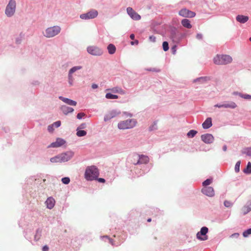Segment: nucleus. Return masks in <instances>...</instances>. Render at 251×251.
Instances as JSON below:
<instances>
[{
  "instance_id": "obj_6",
  "label": "nucleus",
  "mask_w": 251,
  "mask_h": 251,
  "mask_svg": "<svg viewBox=\"0 0 251 251\" xmlns=\"http://www.w3.org/2000/svg\"><path fill=\"white\" fill-rule=\"evenodd\" d=\"M16 2L15 0H9L5 10V14L8 17H11L15 13Z\"/></svg>"
},
{
  "instance_id": "obj_40",
  "label": "nucleus",
  "mask_w": 251,
  "mask_h": 251,
  "mask_svg": "<svg viewBox=\"0 0 251 251\" xmlns=\"http://www.w3.org/2000/svg\"><path fill=\"white\" fill-rule=\"evenodd\" d=\"M163 49L165 51L168 50L169 49V44L167 41H164L162 44Z\"/></svg>"
},
{
  "instance_id": "obj_1",
  "label": "nucleus",
  "mask_w": 251,
  "mask_h": 251,
  "mask_svg": "<svg viewBox=\"0 0 251 251\" xmlns=\"http://www.w3.org/2000/svg\"><path fill=\"white\" fill-rule=\"evenodd\" d=\"M99 175V170L95 166L88 167L85 170L84 174L85 178L89 181L96 179Z\"/></svg>"
},
{
  "instance_id": "obj_27",
  "label": "nucleus",
  "mask_w": 251,
  "mask_h": 251,
  "mask_svg": "<svg viewBox=\"0 0 251 251\" xmlns=\"http://www.w3.org/2000/svg\"><path fill=\"white\" fill-rule=\"evenodd\" d=\"M42 231V229L40 228H38L36 229V234L34 235V240L37 241L40 239L41 236Z\"/></svg>"
},
{
  "instance_id": "obj_49",
  "label": "nucleus",
  "mask_w": 251,
  "mask_h": 251,
  "mask_svg": "<svg viewBox=\"0 0 251 251\" xmlns=\"http://www.w3.org/2000/svg\"><path fill=\"white\" fill-rule=\"evenodd\" d=\"M70 181V178L68 177H64V184H68Z\"/></svg>"
},
{
  "instance_id": "obj_13",
  "label": "nucleus",
  "mask_w": 251,
  "mask_h": 251,
  "mask_svg": "<svg viewBox=\"0 0 251 251\" xmlns=\"http://www.w3.org/2000/svg\"><path fill=\"white\" fill-rule=\"evenodd\" d=\"M126 12L129 17L134 20L138 21L141 18V16L130 7L126 8Z\"/></svg>"
},
{
  "instance_id": "obj_42",
  "label": "nucleus",
  "mask_w": 251,
  "mask_h": 251,
  "mask_svg": "<svg viewBox=\"0 0 251 251\" xmlns=\"http://www.w3.org/2000/svg\"><path fill=\"white\" fill-rule=\"evenodd\" d=\"M240 164H241V161H238L236 163V164L235 165V168H234L235 172L236 173H238L239 172Z\"/></svg>"
},
{
  "instance_id": "obj_52",
  "label": "nucleus",
  "mask_w": 251,
  "mask_h": 251,
  "mask_svg": "<svg viewBox=\"0 0 251 251\" xmlns=\"http://www.w3.org/2000/svg\"><path fill=\"white\" fill-rule=\"evenodd\" d=\"M86 124L82 123L77 127V129H84L86 127Z\"/></svg>"
},
{
  "instance_id": "obj_37",
  "label": "nucleus",
  "mask_w": 251,
  "mask_h": 251,
  "mask_svg": "<svg viewBox=\"0 0 251 251\" xmlns=\"http://www.w3.org/2000/svg\"><path fill=\"white\" fill-rule=\"evenodd\" d=\"M197 133V131L195 130H190L187 134V136L189 138H193L194 137L196 134Z\"/></svg>"
},
{
  "instance_id": "obj_24",
  "label": "nucleus",
  "mask_w": 251,
  "mask_h": 251,
  "mask_svg": "<svg viewBox=\"0 0 251 251\" xmlns=\"http://www.w3.org/2000/svg\"><path fill=\"white\" fill-rule=\"evenodd\" d=\"M212 126V119L207 118L202 123V126L203 129H208Z\"/></svg>"
},
{
  "instance_id": "obj_44",
  "label": "nucleus",
  "mask_w": 251,
  "mask_h": 251,
  "mask_svg": "<svg viewBox=\"0 0 251 251\" xmlns=\"http://www.w3.org/2000/svg\"><path fill=\"white\" fill-rule=\"evenodd\" d=\"M54 128H57L61 126V121H57L52 124Z\"/></svg>"
},
{
  "instance_id": "obj_3",
  "label": "nucleus",
  "mask_w": 251,
  "mask_h": 251,
  "mask_svg": "<svg viewBox=\"0 0 251 251\" xmlns=\"http://www.w3.org/2000/svg\"><path fill=\"white\" fill-rule=\"evenodd\" d=\"M137 121L135 119H131L120 121L118 124V127L120 129H130L135 127Z\"/></svg>"
},
{
  "instance_id": "obj_2",
  "label": "nucleus",
  "mask_w": 251,
  "mask_h": 251,
  "mask_svg": "<svg viewBox=\"0 0 251 251\" xmlns=\"http://www.w3.org/2000/svg\"><path fill=\"white\" fill-rule=\"evenodd\" d=\"M232 58L229 55L217 54L213 59L214 64L218 65H226L232 62Z\"/></svg>"
},
{
  "instance_id": "obj_22",
  "label": "nucleus",
  "mask_w": 251,
  "mask_h": 251,
  "mask_svg": "<svg viewBox=\"0 0 251 251\" xmlns=\"http://www.w3.org/2000/svg\"><path fill=\"white\" fill-rule=\"evenodd\" d=\"M243 215H246L251 211V200L247 202L241 209Z\"/></svg>"
},
{
  "instance_id": "obj_61",
  "label": "nucleus",
  "mask_w": 251,
  "mask_h": 251,
  "mask_svg": "<svg viewBox=\"0 0 251 251\" xmlns=\"http://www.w3.org/2000/svg\"><path fill=\"white\" fill-rule=\"evenodd\" d=\"M124 113L125 115H126L127 116H128V117H132V114L131 113H129V112H125Z\"/></svg>"
},
{
  "instance_id": "obj_32",
  "label": "nucleus",
  "mask_w": 251,
  "mask_h": 251,
  "mask_svg": "<svg viewBox=\"0 0 251 251\" xmlns=\"http://www.w3.org/2000/svg\"><path fill=\"white\" fill-rule=\"evenodd\" d=\"M82 68V67L81 66H76L73 67L70 70V71L69 72V74L72 75V74L73 73H74L76 71H77L78 70L81 69Z\"/></svg>"
},
{
  "instance_id": "obj_8",
  "label": "nucleus",
  "mask_w": 251,
  "mask_h": 251,
  "mask_svg": "<svg viewBox=\"0 0 251 251\" xmlns=\"http://www.w3.org/2000/svg\"><path fill=\"white\" fill-rule=\"evenodd\" d=\"M87 51L89 54L94 56H100L103 53V50L101 48L95 46L88 47Z\"/></svg>"
},
{
  "instance_id": "obj_14",
  "label": "nucleus",
  "mask_w": 251,
  "mask_h": 251,
  "mask_svg": "<svg viewBox=\"0 0 251 251\" xmlns=\"http://www.w3.org/2000/svg\"><path fill=\"white\" fill-rule=\"evenodd\" d=\"M121 113L120 111L117 110H112L109 112L108 114L105 115L104 117V121L107 122L110 119L116 117Z\"/></svg>"
},
{
  "instance_id": "obj_41",
  "label": "nucleus",
  "mask_w": 251,
  "mask_h": 251,
  "mask_svg": "<svg viewBox=\"0 0 251 251\" xmlns=\"http://www.w3.org/2000/svg\"><path fill=\"white\" fill-rule=\"evenodd\" d=\"M250 234H251V228L245 230L243 233V236L244 237H247Z\"/></svg>"
},
{
  "instance_id": "obj_5",
  "label": "nucleus",
  "mask_w": 251,
  "mask_h": 251,
  "mask_svg": "<svg viewBox=\"0 0 251 251\" xmlns=\"http://www.w3.org/2000/svg\"><path fill=\"white\" fill-rule=\"evenodd\" d=\"M60 31L61 27L55 25L47 28L43 32V34L47 38H51L57 35Z\"/></svg>"
},
{
  "instance_id": "obj_55",
  "label": "nucleus",
  "mask_w": 251,
  "mask_h": 251,
  "mask_svg": "<svg viewBox=\"0 0 251 251\" xmlns=\"http://www.w3.org/2000/svg\"><path fill=\"white\" fill-rule=\"evenodd\" d=\"M22 39L21 37H18L16 39V43L20 44L21 43Z\"/></svg>"
},
{
  "instance_id": "obj_63",
  "label": "nucleus",
  "mask_w": 251,
  "mask_h": 251,
  "mask_svg": "<svg viewBox=\"0 0 251 251\" xmlns=\"http://www.w3.org/2000/svg\"><path fill=\"white\" fill-rule=\"evenodd\" d=\"M98 87V85H97V84H93L92 85V88L93 89H96V88H97Z\"/></svg>"
},
{
  "instance_id": "obj_48",
  "label": "nucleus",
  "mask_w": 251,
  "mask_h": 251,
  "mask_svg": "<svg viewBox=\"0 0 251 251\" xmlns=\"http://www.w3.org/2000/svg\"><path fill=\"white\" fill-rule=\"evenodd\" d=\"M147 71H151V72H159L160 70L156 68H149L147 69Z\"/></svg>"
},
{
  "instance_id": "obj_20",
  "label": "nucleus",
  "mask_w": 251,
  "mask_h": 251,
  "mask_svg": "<svg viewBox=\"0 0 251 251\" xmlns=\"http://www.w3.org/2000/svg\"><path fill=\"white\" fill-rule=\"evenodd\" d=\"M47 207L49 209H51L54 206L55 200L52 197H49L45 201Z\"/></svg>"
},
{
  "instance_id": "obj_38",
  "label": "nucleus",
  "mask_w": 251,
  "mask_h": 251,
  "mask_svg": "<svg viewBox=\"0 0 251 251\" xmlns=\"http://www.w3.org/2000/svg\"><path fill=\"white\" fill-rule=\"evenodd\" d=\"M212 179L208 178L202 182V185L203 187H208L207 186L210 185L212 183Z\"/></svg>"
},
{
  "instance_id": "obj_19",
  "label": "nucleus",
  "mask_w": 251,
  "mask_h": 251,
  "mask_svg": "<svg viewBox=\"0 0 251 251\" xmlns=\"http://www.w3.org/2000/svg\"><path fill=\"white\" fill-rule=\"evenodd\" d=\"M210 80V77L209 76H201V77H198L196 79H194L193 80V82H194V83L198 82L199 84H204Z\"/></svg>"
},
{
  "instance_id": "obj_50",
  "label": "nucleus",
  "mask_w": 251,
  "mask_h": 251,
  "mask_svg": "<svg viewBox=\"0 0 251 251\" xmlns=\"http://www.w3.org/2000/svg\"><path fill=\"white\" fill-rule=\"evenodd\" d=\"M84 116L85 114L84 113H79L77 114L76 117L78 119H81Z\"/></svg>"
},
{
  "instance_id": "obj_58",
  "label": "nucleus",
  "mask_w": 251,
  "mask_h": 251,
  "mask_svg": "<svg viewBox=\"0 0 251 251\" xmlns=\"http://www.w3.org/2000/svg\"><path fill=\"white\" fill-rule=\"evenodd\" d=\"M103 238H108V240H109V243H111L112 245H113V240L112 239L109 238L107 236H103Z\"/></svg>"
},
{
  "instance_id": "obj_45",
  "label": "nucleus",
  "mask_w": 251,
  "mask_h": 251,
  "mask_svg": "<svg viewBox=\"0 0 251 251\" xmlns=\"http://www.w3.org/2000/svg\"><path fill=\"white\" fill-rule=\"evenodd\" d=\"M224 204L226 207H231L233 205V203L228 201H225Z\"/></svg>"
},
{
  "instance_id": "obj_33",
  "label": "nucleus",
  "mask_w": 251,
  "mask_h": 251,
  "mask_svg": "<svg viewBox=\"0 0 251 251\" xmlns=\"http://www.w3.org/2000/svg\"><path fill=\"white\" fill-rule=\"evenodd\" d=\"M243 172L246 174H251V163L250 162L248 163L246 168L243 170Z\"/></svg>"
},
{
  "instance_id": "obj_35",
  "label": "nucleus",
  "mask_w": 251,
  "mask_h": 251,
  "mask_svg": "<svg viewBox=\"0 0 251 251\" xmlns=\"http://www.w3.org/2000/svg\"><path fill=\"white\" fill-rule=\"evenodd\" d=\"M105 98L107 99H117L119 98V97L118 95L108 93L106 94Z\"/></svg>"
},
{
  "instance_id": "obj_21",
  "label": "nucleus",
  "mask_w": 251,
  "mask_h": 251,
  "mask_svg": "<svg viewBox=\"0 0 251 251\" xmlns=\"http://www.w3.org/2000/svg\"><path fill=\"white\" fill-rule=\"evenodd\" d=\"M51 163H61L63 162V153L50 158Z\"/></svg>"
},
{
  "instance_id": "obj_53",
  "label": "nucleus",
  "mask_w": 251,
  "mask_h": 251,
  "mask_svg": "<svg viewBox=\"0 0 251 251\" xmlns=\"http://www.w3.org/2000/svg\"><path fill=\"white\" fill-rule=\"evenodd\" d=\"M42 251H49V247L48 245H45L42 247Z\"/></svg>"
},
{
  "instance_id": "obj_31",
  "label": "nucleus",
  "mask_w": 251,
  "mask_h": 251,
  "mask_svg": "<svg viewBox=\"0 0 251 251\" xmlns=\"http://www.w3.org/2000/svg\"><path fill=\"white\" fill-rule=\"evenodd\" d=\"M242 154H246L248 156H251V147L244 148L242 151Z\"/></svg>"
},
{
  "instance_id": "obj_10",
  "label": "nucleus",
  "mask_w": 251,
  "mask_h": 251,
  "mask_svg": "<svg viewBox=\"0 0 251 251\" xmlns=\"http://www.w3.org/2000/svg\"><path fill=\"white\" fill-rule=\"evenodd\" d=\"M215 107L235 109L237 105L232 101H225L221 103H218L214 106Z\"/></svg>"
},
{
  "instance_id": "obj_29",
  "label": "nucleus",
  "mask_w": 251,
  "mask_h": 251,
  "mask_svg": "<svg viewBox=\"0 0 251 251\" xmlns=\"http://www.w3.org/2000/svg\"><path fill=\"white\" fill-rule=\"evenodd\" d=\"M107 50L109 54H113L116 51V47L113 44H110L107 46Z\"/></svg>"
},
{
  "instance_id": "obj_18",
  "label": "nucleus",
  "mask_w": 251,
  "mask_h": 251,
  "mask_svg": "<svg viewBox=\"0 0 251 251\" xmlns=\"http://www.w3.org/2000/svg\"><path fill=\"white\" fill-rule=\"evenodd\" d=\"M138 161L136 163H135V165L147 164L149 161V158L147 156L144 155H141L138 156Z\"/></svg>"
},
{
  "instance_id": "obj_57",
  "label": "nucleus",
  "mask_w": 251,
  "mask_h": 251,
  "mask_svg": "<svg viewBox=\"0 0 251 251\" xmlns=\"http://www.w3.org/2000/svg\"><path fill=\"white\" fill-rule=\"evenodd\" d=\"M39 82L38 80H33L32 82V84L33 85H38L39 84Z\"/></svg>"
},
{
  "instance_id": "obj_56",
  "label": "nucleus",
  "mask_w": 251,
  "mask_h": 251,
  "mask_svg": "<svg viewBox=\"0 0 251 251\" xmlns=\"http://www.w3.org/2000/svg\"><path fill=\"white\" fill-rule=\"evenodd\" d=\"M96 179H97L98 181L100 183H104L105 181V179L103 178H98V177Z\"/></svg>"
},
{
  "instance_id": "obj_16",
  "label": "nucleus",
  "mask_w": 251,
  "mask_h": 251,
  "mask_svg": "<svg viewBox=\"0 0 251 251\" xmlns=\"http://www.w3.org/2000/svg\"><path fill=\"white\" fill-rule=\"evenodd\" d=\"M63 146V138H57L56 141L51 143L48 146V148H56Z\"/></svg>"
},
{
  "instance_id": "obj_62",
  "label": "nucleus",
  "mask_w": 251,
  "mask_h": 251,
  "mask_svg": "<svg viewBox=\"0 0 251 251\" xmlns=\"http://www.w3.org/2000/svg\"><path fill=\"white\" fill-rule=\"evenodd\" d=\"M176 46H174V47H173L172 48V53L174 54H176Z\"/></svg>"
},
{
  "instance_id": "obj_4",
  "label": "nucleus",
  "mask_w": 251,
  "mask_h": 251,
  "mask_svg": "<svg viewBox=\"0 0 251 251\" xmlns=\"http://www.w3.org/2000/svg\"><path fill=\"white\" fill-rule=\"evenodd\" d=\"M185 36V33L179 32L175 27L172 28L171 30L170 37L174 43H179Z\"/></svg>"
},
{
  "instance_id": "obj_36",
  "label": "nucleus",
  "mask_w": 251,
  "mask_h": 251,
  "mask_svg": "<svg viewBox=\"0 0 251 251\" xmlns=\"http://www.w3.org/2000/svg\"><path fill=\"white\" fill-rule=\"evenodd\" d=\"M76 135L78 137H82L86 135L87 132L86 131L81 129H76Z\"/></svg>"
},
{
  "instance_id": "obj_54",
  "label": "nucleus",
  "mask_w": 251,
  "mask_h": 251,
  "mask_svg": "<svg viewBox=\"0 0 251 251\" xmlns=\"http://www.w3.org/2000/svg\"><path fill=\"white\" fill-rule=\"evenodd\" d=\"M203 35L201 33H198L196 35V38L199 40H201L202 39Z\"/></svg>"
},
{
  "instance_id": "obj_39",
  "label": "nucleus",
  "mask_w": 251,
  "mask_h": 251,
  "mask_svg": "<svg viewBox=\"0 0 251 251\" xmlns=\"http://www.w3.org/2000/svg\"><path fill=\"white\" fill-rule=\"evenodd\" d=\"M157 128V123L156 122H154L153 123V124L149 127V129L150 131H151L156 130Z\"/></svg>"
},
{
  "instance_id": "obj_60",
  "label": "nucleus",
  "mask_w": 251,
  "mask_h": 251,
  "mask_svg": "<svg viewBox=\"0 0 251 251\" xmlns=\"http://www.w3.org/2000/svg\"><path fill=\"white\" fill-rule=\"evenodd\" d=\"M3 130L4 131L5 133H7L10 131V129L8 127H4L3 128Z\"/></svg>"
},
{
  "instance_id": "obj_9",
  "label": "nucleus",
  "mask_w": 251,
  "mask_h": 251,
  "mask_svg": "<svg viewBox=\"0 0 251 251\" xmlns=\"http://www.w3.org/2000/svg\"><path fill=\"white\" fill-rule=\"evenodd\" d=\"M208 232V228L206 226H203L201 228L196 235L197 238L200 241H205L208 239L207 233Z\"/></svg>"
},
{
  "instance_id": "obj_12",
  "label": "nucleus",
  "mask_w": 251,
  "mask_h": 251,
  "mask_svg": "<svg viewBox=\"0 0 251 251\" xmlns=\"http://www.w3.org/2000/svg\"><path fill=\"white\" fill-rule=\"evenodd\" d=\"M179 15L186 18H193L196 15L195 12L191 11L186 8L181 9L179 12Z\"/></svg>"
},
{
  "instance_id": "obj_23",
  "label": "nucleus",
  "mask_w": 251,
  "mask_h": 251,
  "mask_svg": "<svg viewBox=\"0 0 251 251\" xmlns=\"http://www.w3.org/2000/svg\"><path fill=\"white\" fill-rule=\"evenodd\" d=\"M236 20L237 22L241 24H244L248 21L249 17L247 16L238 15L236 16Z\"/></svg>"
},
{
  "instance_id": "obj_28",
  "label": "nucleus",
  "mask_w": 251,
  "mask_h": 251,
  "mask_svg": "<svg viewBox=\"0 0 251 251\" xmlns=\"http://www.w3.org/2000/svg\"><path fill=\"white\" fill-rule=\"evenodd\" d=\"M112 91L114 93H118L121 95H125L126 93V91L125 90H124L121 88L119 87H116L113 88L112 89Z\"/></svg>"
},
{
  "instance_id": "obj_43",
  "label": "nucleus",
  "mask_w": 251,
  "mask_h": 251,
  "mask_svg": "<svg viewBox=\"0 0 251 251\" xmlns=\"http://www.w3.org/2000/svg\"><path fill=\"white\" fill-rule=\"evenodd\" d=\"M54 127L53 126L52 124H50L48 126L47 130L48 132L50 133H52L54 130Z\"/></svg>"
},
{
  "instance_id": "obj_11",
  "label": "nucleus",
  "mask_w": 251,
  "mask_h": 251,
  "mask_svg": "<svg viewBox=\"0 0 251 251\" xmlns=\"http://www.w3.org/2000/svg\"><path fill=\"white\" fill-rule=\"evenodd\" d=\"M201 140L205 144H212L214 141V136L210 133L202 134L201 136Z\"/></svg>"
},
{
  "instance_id": "obj_46",
  "label": "nucleus",
  "mask_w": 251,
  "mask_h": 251,
  "mask_svg": "<svg viewBox=\"0 0 251 251\" xmlns=\"http://www.w3.org/2000/svg\"><path fill=\"white\" fill-rule=\"evenodd\" d=\"M69 83L70 85H72L74 81V78L72 75L68 74Z\"/></svg>"
},
{
  "instance_id": "obj_26",
  "label": "nucleus",
  "mask_w": 251,
  "mask_h": 251,
  "mask_svg": "<svg viewBox=\"0 0 251 251\" xmlns=\"http://www.w3.org/2000/svg\"><path fill=\"white\" fill-rule=\"evenodd\" d=\"M182 25L187 28H191L192 25L190 24V21L187 19H184L181 21V22Z\"/></svg>"
},
{
  "instance_id": "obj_30",
  "label": "nucleus",
  "mask_w": 251,
  "mask_h": 251,
  "mask_svg": "<svg viewBox=\"0 0 251 251\" xmlns=\"http://www.w3.org/2000/svg\"><path fill=\"white\" fill-rule=\"evenodd\" d=\"M64 102L70 105L75 106L76 104V102L75 101L65 98H64Z\"/></svg>"
},
{
  "instance_id": "obj_51",
  "label": "nucleus",
  "mask_w": 251,
  "mask_h": 251,
  "mask_svg": "<svg viewBox=\"0 0 251 251\" xmlns=\"http://www.w3.org/2000/svg\"><path fill=\"white\" fill-rule=\"evenodd\" d=\"M239 236V234L238 233H235L230 235V237L232 238H238Z\"/></svg>"
},
{
  "instance_id": "obj_64",
  "label": "nucleus",
  "mask_w": 251,
  "mask_h": 251,
  "mask_svg": "<svg viewBox=\"0 0 251 251\" xmlns=\"http://www.w3.org/2000/svg\"><path fill=\"white\" fill-rule=\"evenodd\" d=\"M223 150L224 151H226L227 150V146L225 145L223 147Z\"/></svg>"
},
{
  "instance_id": "obj_15",
  "label": "nucleus",
  "mask_w": 251,
  "mask_h": 251,
  "mask_svg": "<svg viewBox=\"0 0 251 251\" xmlns=\"http://www.w3.org/2000/svg\"><path fill=\"white\" fill-rule=\"evenodd\" d=\"M201 192L205 195L212 197L215 195V192L214 189L212 187H203L201 189Z\"/></svg>"
},
{
  "instance_id": "obj_7",
  "label": "nucleus",
  "mask_w": 251,
  "mask_h": 251,
  "mask_svg": "<svg viewBox=\"0 0 251 251\" xmlns=\"http://www.w3.org/2000/svg\"><path fill=\"white\" fill-rule=\"evenodd\" d=\"M98 15V12L96 9H91L86 13L82 14L80 15V18L82 20H89L94 19Z\"/></svg>"
},
{
  "instance_id": "obj_17",
  "label": "nucleus",
  "mask_w": 251,
  "mask_h": 251,
  "mask_svg": "<svg viewBox=\"0 0 251 251\" xmlns=\"http://www.w3.org/2000/svg\"><path fill=\"white\" fill-rule=\"evenodd\" d=\"M75 152L72 150L64 151V162L70 160L74 156Z\"/></svg>"
},
{
  "instance_id": "obj_59",
  "label": "nucleus",
  "mask_w": 251,
  "mask_h": 251,
  "mask_svg": "<svg viewBox=\"0 0 251 251\" xmlns=\"http://www.w3.org/2000/svg\"><path fill=\"white\" fill-rule=\"evenodd\" d=\"M138 43H139V41L137 40L134 41H132L130 43L131 45H138Z\"/></svg>"
},
{
  "instance_id": "obj_47",
  "label": "nucleus",
  "mask_w": 251,
  "mask_h": 251,
  "mask_svg": "<svg viewBox=\"0 0 251 251\" xmlns=\"http://www.w3.org/2000/svg\"><path fill=\"white\" fill-rule=\"evenodd\" d=\"M149 40L150 42L154 43L156 41V37L153 35L150 36L149 37Z\"/></svg>"
},
{
  "instance_id": "obj_34",
  "label": "nucleus",
  "mask_w": 251,
  "mask_h": 251,
  "mask_svg": "<svg viewBox=\"0 0 251 251\" xmlns=\"http://www.w3.org/2000/svg\"><path fill=\"white\" fill-rule=\"evenodd\" d=\"M74 109L68 106L64 105V114H67L70 113H72L74 111Z\"/></svg>"
},
{
  "instance_id": "obj_25",
  "label": "nucleus",
  "mask_w": 251,
  "mask_h": 251,
  "mask_svg": "<svg viewBox=\"0 0 251 251\" xmlns=\"http://www.w3.org/2000/svg\"><path fill=\"white\" fill-rule=\"evenodd\" d=\"M234 95H238L241 98H243L246 100L251 99V95L247 94H242L241 93H239L238 92H234L233 93Z\"/></svg>"
}]
</instances>
